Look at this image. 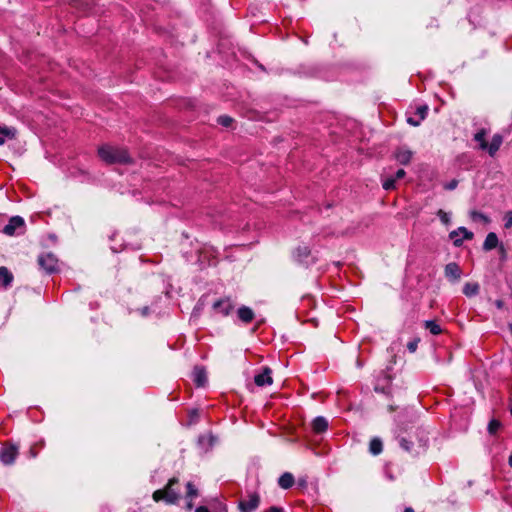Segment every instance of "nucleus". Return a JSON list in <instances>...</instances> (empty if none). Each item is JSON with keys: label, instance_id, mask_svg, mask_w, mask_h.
I'll return each instance as SVG.
<instances>
[{"label": "nucleus", "instance_id": "c03bdc74", "mask_svg": "<svg viewBox=\"0 0 512 512\" xmlns=\"http://www.w3.org/2000/svg\"><path fill=\"white\" fill-rule=\"evenodd\" d=\"M219 512H227L226 507L225 506H221L220 509H219Z\"/></svg>", "mask_w": 512, "mask_h": 512}, {"label": "nucleus", "instance_id": "6ab92c4d", "mask_svg": "<svg viewBox=\"0 0 512 512\" xmlns=\"http://www.w3.org/2000/svg\"><path fill=\"white\" fill-rule=\"evenodd\" d=\"M294 484V476L290 472L283 473L278 479V485L282 489H289Z\"/></svg>", "mask_w": 512, "mask_h": 512}, {"label": "nucleus", "instance_id": "473e14b6", "mask_svg": "<svg viewBox=\"0 0 512 512\" xmlns=\"http://www.w3.org/2000/svg\"><path fill=\"white\" fill-rule=\"evenodd\" d=\"M186 488H187V498L192 499L198 495L196 487L191 482L187 483Z\"/></svg>", "mask_w": 512, "mask_h": 512}, {"label": "nucleus", "instance_id": "4be33fe9", "mask_svg": "<svg viewBox=\"0 0 512 512\" xmlns=\"http://www.w3.org/2000/svg\"><path fill=\"white\" fill-rule=\"evenodd\" d=\"M384 376H383V381H384V384L383 385H380L379 383H377L374 387V390L375 392L377 393H382V394H389L390 393V384H391V378L389 375L383 373Z\"/></svg>", "mask_w": 512, "mask_h": 512}, {"label": "nucleus", "instance_id": "5701e85b", "mask_svg": "<svg viewBox=\"0 0 512 512\" xmlns=\"http://www.w3.org/2000/svg\"><path fill=\"white\" fill-rule=\"evenodd\" d=\"M486 135H487V131L484 128L478 130L474 134V140L479 143V147L482 150H486V147H487V141L485 140Z\"/></svg>", "mask_w": 512, "mask_h": 512}, {"label": "nucleus", "instance_id": "e433bc0d", "mask_svg": "<svg viewBox=\"0 0 512 512\" xmlns=\"http://www.w3.org/2000/svg\"><path fill=\"white\" fill-rule=\"evenodd\" d=\"M457 185H458V181H457V180H455V179H453V180H451L450 182L446 183V184L444 185V188H445L446 190H454V189L457 187Z\"/></svg>", "mask_w": 512, "mask_h": 512}, {"label": "nucleus", "instance_id": "20e7f679", "mask_svg": "<svg viewBox=\"0 0 512 512\" xmlns=\"http://www.w3.org/2000/svg\"><path fill=\"white\" fill-rule=\"evenodd\" d=\"M235 308V302L231 297H223L216 300L212 309L215 313L220 314L223 317L229 316Z\"/></svg>", "mask_w": 512, "mask_h": 512}, {"label": "nucleus", "instance_id": "b1692460", "mask_svg": "<svg viewBox=\"0 0 512 512\" xmlns=\"http://www.w3.org/2000/svg\"><path fill=\"white\" fill-rule=\"evenodd\" d=\"M479 289H480V287H479L478 283L468 282L463 287V293L467 297H472L479 293Z\"/></svg>", "mask_w": 512, "mask_h": 512}, {"label": "nucleus", "instance_id": "de8ad7c7", "mask_svg": "<svg viewBox=\"0 0 512 512\" xmlns=\"http://www.w3.org/2000/svg\"><path fill=\"white\" fill-rule=\"evenodd\" d=\"M511 414H512V408H511Z\"/></svg>", "mask_w": 512, "mask_h": 512}, {"label": "nucleus", "instance_id": "37998d69", "mask_svg": "<svg viewBox=\"0 0 512 512\" xmlns=\"http://www.w3.org/2000/svg\"><path fill=\"white\" fill-rule=\"evenodd\" d=\"M403 512H414V510L411 507H407Z\"/></svg>", "mask_w": 512, "mask_h": 512}, {"label": "nucleus", "instance_id": "393cba45", "mask_svg": "<svg viewBox=\"0 0 512 512\" xmlns=\"http://www.w3.org/2000/svg\"><path fill=\"white\" fill-rule=\"evenodd\" d=\"M215 441H216V437L212 434L200 435L198 438L199 445H201L202 447H206V448L212 447L214 445Z\"/></svg>", "mask_w": 512, "mask_h": 512}, {"label": "nucleus", "instance_id": "2eb2a0df", "mask_svg": "<svg viewBox=\"0 0 512 512\" xmlns=\"http://www.w3.org/2000/svg\"><path fill=\"white\" fill-rule=\"evenodd\" d=\"M503 143V137L500 134H494L491 142L487 143L486 150L488 151L489 155L493 157L497 151L500 149L501 145Z\"/></svg>", "mask_w": 512, "mask_h": 512}, {"label": "nucleus", "instance_id": "4c0bfd02", "mask_svg": "<svg viewBox=\"0 0 512 512\" xmlns=\"http://www.w3.org/2000/svg\"><path fill=\"white\" fill-rule=\"evenodd\" d=\"M407 122L412 126H419L421 123V120H419V118H417V116H415V117H408Z\"/></svg>", "mask_w": 512, "mask_h": 512}, {"label": "nucleus", "instance_id": "f257e3e1", "mask_svg": "<svg viewBox=\"0 0 512 512\" xmlns=\"http://www.w3.org/2000/svg\"><path fill=\"white\" fill-rule=\"evenodd\" d=\"M398 441L403 450L417 455L425 451L428 436L423 429L411 426L407 435H398Z\"/></svg>", "mask_w": 512, "mask_h": 512}, {"label": "nucleus", "instance_id": "f3484780", "mask_svg": "<svg viewBox=\"0 0 512 512\" xmlns=\"http://www.w3.org/2000/svg\"><path fill=\"white\" fill-rule=\"evenodd\" d=\"M328 428V420L323 416H317L312 421V430L316 434L325 432Z\"/></svg>", "mask_w": 512, "mask_h": 512}, {"label": "nucleus", "instance_id": "bb28decb", "mask_svg": "<svg viewBox=\"0 0 512 512\" xmlns=\"http://www.w3.org/2000/svg\"><path fill=\"white\" fill-rule=\"evenodd\" d=\"M425 328L429 330V332L433 335H438L442 332L441 327L435 321L432 320H428L425 322Z\"/></svg>", "mask_w": 512, "mask_h": 512}, {"label": "nucleus", "instance_id": "2f4dec72", "mask_svg": "<svg viewBox=\"0 0 512 512\" xmlns=\"http://www.w3.org/2000/svg\"><path fill=\"white\" fill-rule=\"evenodd\" d=\"M500 426H501V424L498 420L492 419L488 424V432L490 434H496L497 431L499 430Z\"/></svg>", "mask_w": 512, "mask_h": 512}, {"label": "nucleus", "instance_id": "f704fd0d", "mask_svg": "<svg viewBox=\"0 0 512 512\" xmlns=\"http://www.w3.org/2000/svg\"><path fill=\"white\" fill-rule=\"evenodd\" d=\"M232 121L233 119L227 115H223L218 118V123L224 127H229Z\"/></svg>", "mask_w": 512, "mask_h": 512}, {"label": "nucleus", "instance_id": "6e6552de", "mask_svg": "<svg viewBox=\"0 0 512 512\" xmlns=\"http://www.w3.org/2000/svg\"><path fill=\"white\" fill-rule=\"evenodd\" d=\"M294 259L300 263L305 265H310L315 262V258L311 256V250L308 246H298L294 253H293Z\"/></svg>", "mask_w": 512, "mask_h": 512}, {"label": "nucleus", "instance_id": "a211bd4d", "mask_svg": "<svg viewBox=\"0 0 512 512\" xmlns=\"http://www.w3.org/2000/svg\"><path fill=\"white\" fill-rule=\"evenodd\" d=\"M499 240L497 235L494 232H490L487 234L485 241L483 243V250L490 251L498 246Z\"/></svg>", "mask_w": 512, "mask_h": 512}, {"label": "nucleus", "instance_id": "a878e982", "mask_svg": "<svg viewBox=\"0 0 512 512\" xmlns=\"http://www.w3.org/2000/svg\"><path fill=\"white\" fill-rule=\"evenodd\" d=\"M382 449L383 445L380 439L374 438L370 441L369 451L371 452V454L378 455L382 452Z\"/></svg>", "mask_w": 512, "mask_h": 512}, {"label": "nucleus", "instance_id": "ea45409f", "mask_svg": "<svg viewBox=\"0 0 512 512\" xmlns=\"http://www.w3.org/2000/svg\"><path fill=\"white\" fill-rule=\"evenodd\" d=\"M266 512H284V510L282 508L272 506Z\"/></svg>", "mask_w": 512, "mask_h": 512}, {"label": "nucleus", "instance_id": "72a5a7b5", "mask_svg": "<svg viewBox=\"0 0 512 512\" xmlns=\"http://www.w3.org/2000/svg\"><path fill=\"white\" fill-rule=\"evenodd\" d=\"M420 342V339L419 338H414L412 339L411 341H409L407 343V349L409 352L411 353H414L416 352L417 348H418V344Z\"/></svg>", "mask_w": 512, "mask_h": 512}, {"label": "nucleus", "instance_id": "9b49d317", "mask_svg": "<svg viewBox=\"0 0 512 512\" xmlns=\"http://www.w3.org/2000/svg\"><path fill=\"white\" fill-rule=\"evenodd\" d=\"M444 274L450 281L457 282L461 278L462 270L457 263L450 262L445 266Z\"/></svg>", "mask_w": 512, "mask_h": 512}, {"label": "nucleus", "instance_id": "aec40b11", "mask_svg": "<svg viewBox=\"0 0 512 512\" xmlns=\"http://www.w3.org/2000/svg\"><path fill=\"white\" fill-rule=\"evenodd\" d=\"M16 136V129L13 127L0 126V145L6 142V139H13Z\"/></svg>", "mask_w": 512, "mask_h": 512}, {"label": "nucleus", "instance_id": "1a4fd4ad", "mask_svg": "<svg viewBox=\"0 0 512 512\" xmlns=\"http://www.w3.org/2000/svg\"><path fill=\"white\" fill-rule=\"evenodd\" d=\"M18 455V447L15 445H5L0 450V460L4 465H11L15 462Z\"/></svg>", "mask_w": 512, "mask_h": 512}, {"label": "nucleus", "instance_id": "49530a36", "mask_svg": "<svg viewBox=\"0 0 512 512\" xmlns=\"http://www.w3.org/2000/svg\"><path fill=\"white\" fill-rule=\"evenodd\" d=\"M510 331H511V333H512V324L510 325Z\"/></svg>", "mask_w": 512, "mask_h": 512}, {"label": "nucleus", "instance_id": "c756f323", "mask_svg": "<svg viewBox=\"0 0 512 512\" xmlns=\"http://www.w3.org/2000/svg\"><path fill=\"white\" fill-rule=\"evenodd\" d=\"M428 114V106L420 105L416 108L415 116L421 120V122L426 118Z\"/></svg>", "mask_w": 512, "mask_h": 512}, {"label": "nucleus", "instance_id": "412c9836", "mask_svg": "<svg viewBox=\"0 0 512 512\" xmlns=\"http://www.w3.org/2000/svg\"><path fill=\"white\" fill-rule=\"evenodd\" d=\"M194 382L197 386H204L207 381L206 372L203 368L195 367L193 371Z\"/></svg>", "mask_w": 512, "mask_h": 512}, {"label": "nucleus", "instance_id": "dca6fc26", "mask_svg": "<svg viewBox=\"0 0 512 512\" xmlns=\"http://www.w3.org/2000/svg\"><path fill=\"white\" fill-rule=\"evenodd\" d=\"M14 279L13 274L5 266L0 267V286L4 289L10 287Z\"/></svg>", "mask_w": 512, "mask_h": 512}, {"label": "nucleus", "instance_id": "cd10ccee", "mask_svg": "<svg viewBox=\"0 0 512 512\" xmlns=\"http://www.w3.org/2000/svg\"><path fill=\"white\" fill-rule=\"evenodd\" d=\"M397 179L394 176L385 177L382 180V186L385 190H393Z\"/></svg>", "mask_w": 512, "mask_h": 512}, {"label": "nucleus", "instance_id": "0eeeda50", "mask_svg": "<svg viewBox=\"0 0 512 512\" xmlns=\"http://www.w3.org/2000/svg\"><path fill=\"white\" fill-rule=\"evenodd\" d=\"M473 237V232L469 231L465 227H459L449 233V238L453 241V244L456 247L462 246L464 240H471Z\"/></svg>", "mask_w": 512, "mask_h": 512}, {"label": "nucleus", "instance_id": "9d476101", "mask_svg": "<svg viewBox=\"0 0 512 512\" xmlns=\"http://www.w3.org/2000/svg\"><path fill=\"white\" fill-rule=\"evenodd\" d=\"M260 505V496L258 493H250L247 499L239 502V509L241 512H253Z\"/></svg>", "mask_w": 512, "mask_h": 512}, {"label": "nucleus", "instance_id": "7ed1b4c3", "mask_svg": "<svg viewBox=\"0 0 512 512\" xmlns=\"http://www.w3.org/2000/svg\"><path fill=\"white\" fill-rule=\"evenodd\" d=\"M178 483V479L172 478L163 489L154 491L152 497L156 502L164 501L167 504H174L179 499V493L173 486Z\"/></svg>", "mask_w": 512, "mask_h": 512}, {"label": "nucleus", "instance_id": "79ce46f5", "mask_svg": "<svg viewBox=\"0 0 512 512\" xmlns=\"http://www.w3.org/2000/svg\"><path fill=\"white\" fill-rule=\"evenodd\" d=\"M195 512H209V510L205 506H200L196 508Z\"/></svg>", "mask_w": 512, "mask_h": 512}, {"label": "nucleus", "instance_id": "a19ab883", "mask_svg": "<svg viewBox=\"0 0 512 512\" xmlns=\"http://www.w3.org/2000/svg\"><path fill=\"white\" fill-rule=\"evenodd\" d=\"M141 314L147 316L149 314V307L145 306L141 309Z\"/></svg>", "mask_w": 512, "mask_h": 512}, {"label": "nucleus", "instance_id": "a18cd8bd", "mask_svg": "<svg viewBox=\"0 0 512 512\" xmlns=\"http://www.w3.org/2000/svg\"><path fill=\"white\" fill-rule=\"evenodd\" d=\"M192 507H193L192 502H191V501H190V502H188V503H187V508H188V509H192Z\"/></svg>", "mask_w": 512, "mask_h": 512}, {"label": "nucleus", "instance_id": "f03ea898", "mask_svg": "<svg viewBox=\"0 0 512 512\" xmlns=\"http://www.w3.org/2000/svg\"><path fill=\"white\" fill-rule=\"evenodd\" d=\"M99 157L107 164H126L130 162V156L126 149L103 145L98 149Z\"/></svg>", "mask_w": 512, "mask_h": 512}, {"label": "nucleus", "instance_id": "ddd939ff", "mask_svg": "<svg viewBox=\"0 0 512 512\" xmlns=\"http://www.w3.org/2000/svg\"><path fill=\"white\" fill-rule=\"evenodd\" d=\"M413 156V152L406 147H399L394 152L396 161L401 165H407L410 163Z\"/></svg>", "mask_w": 512, "mask_h": 512}, {"label": "nucleus", "instance_id": "58836bf2", "mask_svg": "<svg viewBox=\"0 0 512 512\" xmlns=\"http://www.w3.org/2000/svg\"><path fill=\"white\" fill-rule=\"evenodd\" d=\"M405 175H406L405 170H404V169H399V170L395 173L394 177H395L397 180H399V179H402Z\"/></svg>", "mask_w": 512, "mask_h": 512}, {"label": "nucleus", "instance_id": "423d86ee", "mask_svg": "<svg viewBox=\"0 0 512 512\" xmlns=\"http://www.w3.org/2000/svg\"><path fill=\"white\" fill-rule=\"evenodd\" d=\"M25 229V221L21 216H13L3 228V233L8 236L21 234Z\"/></svg>", "mask_w": 512, "mask_h": 512}, {"label": "nucleus", "instance_id": "c85d7f7f", "mask_svg": "<svg viewBox=\"0 0 512 512\" xmlns=\"http://www.w3.org/2000/svg\"><path fill=\"white\" fill-rule=\"evenodd\" d=\"M470 218L473 220V221H482L484 223H489V218L483 214L482 212H479V211H476V210H473L470 212Z\"/></svg>", "mask_w": 512, "mask_h": 512}, {"label": "nucleus", "instance_id": "c9c22d12", "mask_svg": "<svg viewBox=\"0 0 512 512\" xmlns=\"http://www.w3.org/2000/svg\"><path fill=\"white\" fill-rule=\"evenodd\" d=\"M504 227L506 229H510L512 228V210L511 211H508L505 216H504Z\"/></svg>", "mask_w": 512, "mask_h": 512}, {"label": "nucleus", "instance_id": "7c9ffc66", "mask_svg": "<svg viewBox=\"0 0 512 512\" xmlns=\"http://www.w3.org/2000/svg\"><path fill=\"white\" fill-rule=\"evenodd\" d=\"M437 216L441 220V222L445 225H449L451 221L450 214L445 212L444 210L440 209L437 211Z\"/></svg>", "mask_w": 512, "mask_h": 512}, {"label": "nucleus", "instance_id": "39448f33", "mask_svg": "<svg viewBox=\"0 0 512 512\" xmlns=\"http://www.w3.org/2000/svg\"><path fill=\"white\" fill-rule=\"evenodd\" d=\"M38 264L48 274L58 271V259L52 253L41 254L38 257Z\"/></svg>", "mask_w": 512, "mask_h": 512}, {"label": "nucleus", "instance_id": "f8f14e48", "mask_svg": "<svg viewBox=\"0 0 512 512\" xmlns=\"http://www.w3.org/2000/svg\"><path fill=\"white\" fill-rule=\"evenodd\" d=\"M272 370L269 367H264L262 372L254 376V382L257 386L263 387L273 383Z\"/></svg>", "mask_w": 512, "mask_h": 512}, {"label": "nucleus", "instance_id": "4468645a", "mask_svg": "<svg viewBox=\"0 0 512 512\" xmlns=\"http://www.w3.org/2000/svg\"><path fill=\"white\" fill-rule=\"evenodd\" d=\"M237 316L241 322L249 324L253 321L255 314L250 307L242 305L237 310Z\"/></svg>", "mask_w": 512, "mask_h": 512}]
</instances>
